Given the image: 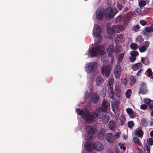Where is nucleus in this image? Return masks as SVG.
Instances as JSON below:
<instances>
[{"label":"nucleus","mask_w":153,"mask_h":153,"mask_svg":"<svg viewBox=\"0 0 153 153\" xmlns=\"http://www.w3.org/2000/svg\"><path fill=\"white\" fill-rule=\"evenodd\" d=\"M106 31L108 35H112L113 34V33H114L111 29V30L109 29V28H108L107 30Z\"/></svg>","instance_id":"nucleus-50"},{"label":"nucleus","mask_w":153,"mask_h":153,"mask_svg":"<svg viewBox=\"0 0 153 153\" xmlns=\"http://www.w3.org/2000/svg\"><path fill=\"white\" fill-rule=\"evenodd\" d=\"M151 101V100L150 99H147V98L145 99L144 100L145 103L146 104H150Z\"/></svg>","instance_id":"nucleus-52"},{"label":"nucleus","mask_w":153,"mask_h":153,"mask_svg":"<svg viewBox=\"0 0 153 153\" xmlns=\"http://www.w3.org/2000/svg\"><path fill=\"white\" fill-rule=\"evenodd\" d=\"M124 57V54L123 53H121L119 56L118 57V61L119 63L121 62L123 60Z\"/></svg>","instance_id":"nucleus-36"},{"label":"nucleus","mask_w":153,"mask_h":153,"mask_svg":"<svg viewBox=\"0 0 153 153\" xmlns=\"http://www.w3.org/2000/svg\"><path fill=\"white\" fill-rule=\"evenodd\" d=\"M105 136V139L109 143H112L113 142L114 140L113 134L110 133H108Z\"/></svg>","instance_id":"nucleus-14"},{"label":"nucleus","mask_w":153,"mask_h":153,"mask_svg":"<svg viewBox=\"0 0 153 153\" xmlns=\"http://www.w3.org/2000/svg\"><path fill=\"white\" fill-rule=\"evenodd\" d=\"M114 83V79L112 78H110L108 82V85H113Z\"/></svg>","instance_id":"nucleus-40"},{"label":"nucleus","mask_w":153,"mask_h":153,"mask_svg":"<svg viewBox=\"0 0 153 153\" xmlns=\"http://www.w3.org/2000/svg\"><path fill=\"white\" fill-rule=\"evenodd\" d=\"M114 136L117 139L118 138L120 137L119 133L118 132L115 133L114 135Z\"/></svg>","instance_id":"nucleus-59"},{"label":"nucleus","mask_w":153,"mask_h":153,"mask_svg":"<svg viewBox=\"0 0 153 153\" xmlns=\"http://www.w3.org/2000/svg\"><path fill=\"white\" fill-rule=\"evenodd\" d=\"M116 6L117 7V8L119 9L120 11L122 10V8L123 7V6L121 5L118 3H117L116 4Z\"/></svg>","instance_id":"nucleus-45"},{"label":"nucleus","mask_w":153,"mask_h":153,"mask_svg":"<svg viewBox=\"0 0 153 153\" xmlns=\"http://www.w3.org/2000/svg\"><path fill=\"white\" fill-rule=\"evenodd\" d=\"M119 120L122 126L123 125L125 124L126 121V118L125 116L124 115H122L120 117V119Z\"/></svg>","instance_id":"nucleus-33"},{"label":"nucleus","mask_w":153,"mask_h":153,"mask_svg":"<svg viewBox=\"0 0 153 153\" xmlns=\"http://www.w3.org/2000/svg\"><path fill=\"white\" fill-rule=\"evenodd\" d=\"M76 111L77 113L81 116H84L85 112L81 110L79 108H77L76 109Z\"/></svg>","instance_id":"nucleus-31"},{"label":"nucleus","mask_w":153,"mask_h":153,"mask_svg":"<svg viewBox=\"0 0 153 153\" xmlns=\"http://www.w3.org/2000/svg\"><path fill=\"white\" fill-rule=\"evenodd\" d=\"M100 97L97 93L96 92L91 97V100L94 103H97L100 99Z\"/></svg>","instance_id":"nucleus-16"},{"label":"nucleus","mask_w":153,"mask_h":153,"mask_svg":"<svg viewBox=\"0 0 153 153\" xmlns=\"http://www.w3.org/2000/svg\"><path fill=\"white\" fill-rule=\"evenodd\" d=\"M144 45L141 46L139 48V51L141 53H143L145 52L149 47L150 42L148 41L144 42L143 43Z\"/></svg>","instance_id":"nucleus-12"},{"label":"nucleus","mask_w":153,"mask_h":153,"mask_svg":"<svg viewBox=\"0 0 153 153\" xmlns=\"http://www.w3.org/2000/svg\"><path fill=\"white\" fill-rule=\"evenodd\" d=\"M143 71V70L142 69H140L138 71L137 75L138 76H140L141 75V72Z\"/></svg>","instance_id":"nucleus-58"},{"label":"nucleus","mask_w":153,"mask_h":153,"mask_svg":"<svg viewBox=\"0 0 153 153\" xmlns=\"http://www.w3.org/2000/svg\"><path fill=\"white\" fill-rule=\"evenodd\" d=\"M104 14V10L101 8H98L97 10L96 16L98 20H102Z\"/></svg>","instance_id":"nucleus-11"},{"label":"nucleus","mask_w":153,"mask_h":153,"mask_svg":"<svg viewBox=\"0 0 153 153\" xmlns=\"http://www.w3.org/2000/svg\"><path fill=\"white\" fill-rule=\"evenodd\" d=\"M147 108V106L146 104L142 105L140 106V108L142 110H145Z\"/></svg>","instance_id":"nucleus-51"},{"label":"nucleus","mask_w":153,"mask_h":153,"mask_svg":"<svg viewBox=\"0 0 153 153\" xmlns=\"http://www.w3.org/2000/svg\"><path fill=\"white\" fill-rule=\"evenodd\" d=\"M129 21L130 20L128 19L124 20L123 23V26H122L123 29L127 27Z\"/></svg>","instance_id":"nucleus-35"},{"label":"nucleus","mask_w":153,"mask_h":153,"mask_svg":"<svg viewBox=\"0 0 153 153\" xmlns=\"http://www.w3.org/2000/svg\"><path fill=\"white\" fill-rule=\"evenodd\" d=\"M139 5L140 7H142L146 5V2L143 0H140L138 1Z\"/></svg>","instance_id":"nucleus-32"},{"label":"nucleus","mask_w":153,"mask_h":153,"mask_svg":"<svg viewBox=\"0 0 153 153\" xmlns=\"http://www.w3.org/2000/svg\"><path fill=\"white\" fill-rule=\"evenodd\" d=\"M107 87L109 91L108 93L109 97L111 99H113L115 98V94L113 89V85H107Z\"/></svg>","instance_id":"nucleus-15"},{"label":"nucleus","mask_w":153,"mask_h":153,"mask_svg":"<svg viewBox=\"0 0 153 153\" xmlns=\"http://www.w3.org/2000/svg\"><path fill=\"white\" fill-rule=\"evenodd\" d=\"M145 31L146 32L150 33L152 32H153V28H152V27L151 26L150 27H147L146 28Z\"/></svg>","instance_id":"nucleus-38"},{"label":"nucleus","mask_w":153,"mask_h":153,"mask_svg":"<svg viewBox=\"0 0 153 153\" xmlns=\"http://www.w3.org/2000/svg\"><path fill=\"white\" fill-rule=\"evenodd\" d=\"M150 135L151 137H153V131L151 132L150 133Z\"/></svg>","instance_id":"nucleus-64"},{"label":"nucleus","mask_w":153,"mask_h":153,"mask_svg":"<svg viewBox=\"0 0 153 153\" xmlns=\"http://www.w3.org/2000/svg\"><path fill=\"white\" fill-rule=\"evenodd\" d=\"M140 87L139 89L138 93L142 94H146L148 92V89L146 84L145 82H142L140 84Z\"/></svg>","instance_id":"nucleus-7"},{"label":"nucleus","mask_w":153,"mask_h":153,"mask_svg":"<svg viewBox=\"0 0 153 153\" xmlns=\"http://www.w3.org/2000/svg\"><path fill=\"white\" fill-rule=\"evenodd\" d=\"M107 51L108 56L111 57L113 56V53L114 52V46L111 45H109Z\"/></svg>","instance_id":"nucleus-18"},{"label":"nucleus","mask_w":153,"mask_h":153,"mask_svg":"<svg viewBox=\"0 0 153 153\" xmlns=\"http://www.w3.org/2000/svg\"><path fill=\"white\" fill-rule=\"evenodd\" d=\"M118 12L116 8L112 9L110 7H108L106 9L105 13V16L107 19L113 18L116 14Z\"/></svg>","instance_id":"nucleus-3"},{"label":"nucleus","mask_w":153,"mask_h":153,"mask_svg":"<svg viewBox=\"0 0 153 153\" xmlns=\"http://www.w3.org/2000/svg\"><path fill=\"white\" fill-rule=\"evenodd\" d=\"M133 142L136 144L138 145L139 146H141L142 145L140 140L137 137H134L133 138Z\"/></svg>","instance_id":"nucleus-28"},{"label":"nucleus","mask_w":153,"mask_h":153,"mask_svg":"<svg viewBox=\"0 0 153 153\" xmlns=\"http://www.w3.org/2000/svg\"><path fill=\"white\" fill-rule=\"evenodd\" d=\"M102 111L101 108H97L95 111L89 112L87 110L85 112V114L83 116V119L87 122L91 123L94 120L97 118L100 119L102 116Z\"/></svg>","instance_id":"nucleus-1"},{"label":"nucleus","mask_w":153,"mask_h":153,"mask_svg":"<svg viewBox=\"0 0 153 153\" xmlns=\"http://www.w3.org/2000/svg\"><path fill=\"white\" fill-rule=\"evenodd\" d=\"M140 27L139 25H136L133 27V29L135 32L138 31L139 29L140 28Z\"/></svg>","instance_id":"nucleus-49"},{"label":"nucleus","mask_w":153,"mask_h":153,"mask_svg":"<svg viewBox=\"0 0 153 153\" xmlns=\"http://www.w3.org/2000/svg\"><path fill=\"white\" fill-rule=\"evenodd\" d=\"M104 49V47L103 45L92 47L89 51L88 55L92 57L96 56L100 53H103Z\"/></svg>","instance_id":"nucleus-2"},{"label":"nucleus","mask_w":153,"mask_h":153,"mask_svg":"<svg viewBox=\"0 0 153 153\" xmlns=\"http://www.w3.org/2000/svg\"><path fill=\"white\" fill-rule=\"evenodd\" d=\"M126 111L129 116L131 114L133 111V110L130 108H127L126 109Z\"/></svg>","instance_id":"nucleus-42"},{"label":"nucleus","mask_w":153,"mask_h":153,"mask_svg":"<svg viewBox=\"0 0 153 153\" xmlns=\"http://www.w3.org/2000/svg\"><path fill=\"white\" fill-rule=\"evenodd\" d=\"M141 62L146 65H149L150 63L149 58L148 57H142L141 59Z\"/></svg>","instance_id":"nucleus-22"},{"label":"nucleus","mask_w":153,"mask_h":153,"mask_svg":"<svg viewBox=\"0 0 153 153\" xmlns=\"http://www.w3.org/2000/svg\"><path fill=\"white\" fill-rule=\"evenodd\" d=\"M146 72L148 74L147 75V76L148 77H150L151 76H152V70L151 69H148L147 70Z\"/></svg>","instance_id":"nucleus-43"},{"label":"nucleus","mask_w":153,"mask_h":153,"mask_svg":"<svg viewBox=\"0 0 153 153\" xmlns=\"http://www.w3.org/2000/svg\"><path fill=\"white\" fill-rule=\"evenodd\" d=\"M102 108L105 110H106L108 106L107 104V101L105 100H104L102 102Z\"/></svg>","instance_id":"nucleus-30"},{"label":"nucleus","mask_w":153,"mask_h":153,"mask_svg":"<svg viewBox=\"0 0 153 153\" xmlns=\"http://www.w3.org/2000/svg\"><path fill=\"white\" fill-rule=\"evenodd\" d=\"M148 120L146 118H143L141 121L142 126L145 127H147L148 125Z\"/></svg>","instance_id":"nucleus-26"},{"label":"nucleus","mask_w":153,"mask_h":153,"mask_svg":"<svg viewBox=\"0 0 153 153\" xmlns=\"http://www.w3.org/2000/svg\"><path fill=\"white\" fill-rule=\"evenodd\" d=\"M134 123L133 121H131L128 122V127L130 128H131L134 126Z\"/></svg>","instance_id":"nucleus-41"},{"label":"nucleus","mask_w":153,"mask_h":153,"mask_svg":"<svg viewBox=\"0 0 153 153\" xmlns=\"http://www.w3.org/2000/svg\"><path fill=\"white\" fill-rule=\"evenodd\" d=\"M153 125V118L151 119V120L149 122V126H151Z\"/></svg>","instance_id":"nucleus-60"},{"label":"nucleus","mask_w":153,"mask_h":153,"mask_svg":"<svg viewBox=\"0 0 153 153\" xmlns=\"http://www.w3.org/2000/svg\"><path fill=\"white\" fill-rule=\"evenodd\" d=\"M124 38L123 35L122 34L118 35L116 37L115 42L117 43H119L122 41Z\"/></svg>","instance_id":"nucleus-21"},{"label":"nucleus","mask_w":153,"mask_h":153,"mask_svg":"<svg viewBox=\"0 0 153 153\" xmlns=\"http://www.w3.org/2000/svg\"><path fill=\"white\" fill-rule=\"evenodd\" d=\"M105 132V130L104 128L100 129L98 134L99 138L100 140H102L104 138Z\"/></svg>","instance_id":"nucleus-19"},{"label":"nucleus","mask_w":153,"mask_h":153,"mask_svg":"<svg viewBox=\"0 0 153 153\" xmlns=\"http://www.w3.org/2000/svg\"><path fill=\"white\" fill-rule=\"evenodd\" d=\"M142 64L140 63L136 64L132 67V69L134 71H136L139 69L140 67H142Z\"/></svg>","instance_id":"nucleus-25"},{"label":"nucleus","mask_w":153,"mask_h":153,"mask_svg":"<svg viewBox=\"0 0 153 153\" xmlns=\"http://www.w3.org/2000/svg\"><path fill=\"white\" fill-rule=\"evenodd\" d=\"M108 124L109 128L110 129L114 130L115 129L116 124L114 122L111 121L109 122Z\"/></svg>","instance_id":"nucleus-23"},{"label":"nucleus","mask_w":153,"mask_h":153,"mask_svg":"<svg viewBox=\"0 0 153 153\" xmlns=\"http://www.w3.org/2000/svg\"><path fill=\"white\" fill-rule=\"evenodd\" d=\"M140 23L143 26H145L146 24V22L144 20H141L140 21Z\"/></svg>","instance_id":"nucleus-55"},{"label":"nucleus","mask_w":153,"mask_h":153,"mask_svg":"<svg viewBox=\"0 0 153 153\" xmlns=\"http://www.w3.org/2000/svg\"><path fill=\"white\" fill-rule=\"evenodd\" d=\"M111 68L109 64L103 65L101 68V73L104 76L108 78L111 74Z\"/></svg>","instance_id":"nucleus-5"},{"label":"nucleus","mask_w":153,"mask_h":153,"mask_svg":"<svg viewBox=\"0 0 153 153\" xmlns=\"http://www.w3.org/2000/svg\"><path fill=\"white\" fill-rule=\"evenodd\" d=\"M111 29L114 33H120L123 30L122 26L117 25H114L111 27Z\"/></svg>","instance_id":"nucleus-13"},{"label":"nucleus","mask_w":153,"mask_h":153,"mask_svg":"<svg viewBox=\"0 0 153 153\" xmlns=\"http://www.w3.org/2000/svg\"><path fill=\"white\" fill-rule=\"evenodd\" d=\"M129 59L131 62H133L136 59V57L131 55Z\"/></svg>","instance_id":"nucleus-48"},{"label":"nucleus","mask_w":153,"mask_h":153,"mask_svg":"<svg viewBox=\"0 0 153 153\" xmlns=\"http://www.w3.org/2000/svg\"><path fill=\"white\" fill-rule=\"evenodd\" d=\"M119 145L120 146V148L121 149H123L124 150L126 149V148L125 147L123 146V144H121V143H119Z\"/></svg>","instance_id":"nucleus-56"},{"label":"nucleus","mask_w":153,"mask_h":153,"mask_svg":"<svg viewBox=\"0 0 153 153\" xmlns=\"http://www.w3.org/2000/svg\"><path fill=\"white\" fill-rule=\"evenodd\" d=\"M86 67V71L89 73H92L95 71L97 67V63L94 62L89 63L87 64Z\"/></svg>","instance_id":"nucleus-6"},{"label":"nucleus","mask_w":153,"mask_h":153,"mask_svg":"<svg viewBox=\"0 0 153 153\" xmlns=\"http://www.w3.org/2000/svg\"><path fill=\"white\" fill-rule=\"evenodd\" d=\"M138 153H143L142 150L140 149H138Z\"/></svg>","instance_id":"nucleus-63"},{"label":"nucleus","mask_w":153,"mask_h":153,"mask_svg":"<svg viewBox=\"0 0 153 153\" xmlns=\"http://www.w3.org/2000/svg\"><path fill=\"white\" fill-rule=\"evenodd\" d=\"M91 146L90 144L88 142H86L85 145V147L86 149H89Z\"/></svg>","instance_id":"nucleus-54"},{"label":"nucleus","mask_w":153,"mask_h":153,"mask_svg":"<svg viewBox=\"0 0 153 153\" xmlns=\"http://www.w3.org/2000/svg\"><path fill=\"white\" fill-rule=\"evenodd\" d=\"M128 10V7H126L124 9V10H123V12H127Z\"/></svg>","instance_id":"nucleus-61"},{"label":"nucleus","mask_w":153,"mask_h":153,"mask_svg":"<svg viewBox=\"0 0 153 153\" xmlns=\"http://www.w3.org/2000/svg\"><path fill=\"white\" fill-rule=\"evenodd\" d=\"M123 81H124L123 82L125 84H126L127 82V79L126 78L124 79Z\"/></svg>","instance_id":"nucleus-62"},{"label":"nucleus","mask_w":153,"mask_h":153,"mask_svg":"<svg viewBox=\"0 0 153 153\" xmlns=\"http://www.w3.org/2000/svg\"><path fill=\"white\" fill-rule=\"evenodd\" d=\"M144 41V39L141 35L138 36L136 39L135 41L136 42L140 43Z\"/></svg>","instance_id":"nucleus-27"},{"label":"nucleus","mask_w":153,"mask_h":153,"mask_svg":"<svg viewBox=\"0 0 153 153\" xmlns=\"http://www.w3.org/2000/svg\"><path fill=\"white\" fill-rule=\"evenodd\" d=\"M131 83V84H134L136 82V79L133 76L130 77Z\"/></svg>","instance_id":"nucleus-39"},{"label":"nucleus","mask_w":153,"mask_h":153,"mask_svg":"<svg viewBox=\"0 0 153 153\" xmlns=\"http://www.w3.org/2000/svg\"><path fill=\"white\" fill-rule=\"evenodd\" d=\"M149 107L151 111L153 110V104L150 103L149 105Z\"/></svg>","instance_id":"nucleus-57"},{"label":"nucleus","mask_w":153,"mask_h":153,"mask_svg":"<svg viewBox=\"0 0 153 153\" xmlns=\"http://www.w3.org/2000/svg\"><path fill=\"white\" fill-rule=\"evenodd\" d=\"M85 130L86 132L85 137L86 139H91L95 134L96 129L90 126H87L85 127Z\"/></svg>","instance_id":"nucleus-4"},{"label":"nucleus","mask_w":153,"mask_h":153,"mask_svg":"<svg viewBox=\"0 0 153 153\" xmlns=\"http://www.w3.org/2000/svg\"><path fill=\"white\" fill-rule=\"evenodd\" d=\"M122 16L121 15H119L117 16L116 19V22H120L122 19Z\"/></svg>","instance_id":"nucleus-47"},{"label":"nucleus","mask_w":153,"mask_h":153,"mask_svg":"<svg viewBox=\"0 0 153 153\" xmlns=\"http://www.w3.org/2000/svg\"><path fill=\"white\" fill-rule=\"evenodd\" d=\"M130 48L133 50H136L138 48V45L135 43H132L130 45Z\"/></svg>","instance_id":"nucleus-29"},{"label":"nucleus","mask_w":153,"mask_h":153,"mask_svg":"<svg viewBox=\"0 0 153 153\" xmlns=\"http://www.w3.org/2000/svg\"><path fill=\"white\" fill-rule=\"evenodd\" d=\"M114 72L115 76L117 78H119L120 77L121 70V67L119 64L117 63L115 66Z\"/></svg>","instance_id":"nucleus-9"},{"label":"nucleus","mask_w":153,"mask_h":153,"mask_svg":"<svg viewBox=\"0 0 153 153\" xmlns=\"http://www.w3.org/2000/svg\"><path fill=\"white\" fill-rule=\"evenodd\" d=\"M147 142L149 144L152 145H153V140L152 138H149L147 140Z\"/></svg>","instance_id":"nucleus-46"},{"label":"nucleus","mask_w":153,"mask_h":153,"mask_svg":"<svg viewBox=\"0 0 153 153\" xmlns=\"http://www.w3.org/2000/svg\"><path fill=\"white\" fill-rule=\"evenodd\" d=\"M135 134L139 137H142L143 135V132L142 130V128L139 127L135 131Z\"/></svg>","instance_id":"nucleus-17"},{"label":"nucleus","mask_w":153,"mask_h":153,"mask_svg":"<svg viewBox=\"0 0 153 153\" xmlns=\"http://www.w3.org/2000/svg\"><path fill=\"white\" fill-rule=\"evenodd\" d=\"M104 79L102 78L101 76H98L96 79V84L97 86H100L102 85V83L103 82Z\"/></svg>","instance_id":"nucleus-20"},{"label":"nucleus","mask_w":153,"mask_h":153,"mask_svg":"<svg viewBox=\"0 0 153 153\" xmlns=\"http://www.w3.org/2000/svg\"><path fill=\"white\" fill-rule=\"evenodd\" d=\"M130 53L131 56H134L136 57V56H138L139 55L138 51H131Z\"/></svg>","instance_id":"nucleus-37"},{"label":"nucleus","mask_w":153,"mask_h":153,"mask_svg":"<svg viewBox=\"0 0 153 153\" xmlns=\"http://www.w3.org/2000/svg\"><path fill=\"white\" fill-rule=\"evenodd\" d=\"M145 149L146 150V153H150V147L149 146H146Z\"/></svg>","instance_id":"nucleus-53"},{"label":"nucleus","mask_w":153,"mask_h":153,"mask_svg":"<svg viewBox=\"0 0 153 153\" xmlns=\"http://www.w3.org/2000/svg\"><path fill=\"white\" fill-rule=\"evenodd\" d=\"M115 91L116 92V95L117 97H120L122 94L120 88L119 87H116L115 88Z\"/></svg>","instance_id":"nucleus-24"},{"label":"nucleus","mask_w":153,"mask_h":153,"mask_svg":"<svg viewBox=\"0 0 153 153\" xmlns=\"http://www.w3.org/2000/svg\"><path fill=\"white\" fill-rule=\"evenodd\" d=\"M95 28H94L93 33L96 37H99L101 34V30L100 26L97 24H95L94 25Z\"/></svg>","instance_id":"nucleus-8"},{"label":"nucleus","mask_w":153,"mask_h":153,"mask_svg":"<svg viewBox=\"0 0 153 153\" xmlns=\"http://www.w3.org/2000/svg\"><path fill=\"white\" fill-rule=\"evenodd\" d=\"M132 92L131 90V89H128L127 90L125 93V94L126 95V97L129 98L131 96V94Z\"/></svg>","instance_id":"nucleus-34"},{"label":"nucleus","mask_w":153,"mask_h":153,"mask_svg":"<svg viewBox=\"0 0 153 153\" xmlns=\"http://www.w3.org/2000/svg\"><path fill=\"white\" fill-rule=\"evenodd\" d=\"M137 115V114L136 112L133 111L132 114L130 115L129 116V117L131 118H134Z\"/></svg>","instance_id":"nucleus-44"},{"label":"nucleus","mask_w":153,"mask_h":153,"mask_svg":"<svg viewBox=\"0 0 153 153\" xmlns=\"http://www.w3.org/2000/svg\"><path fill=\"white\" fill-rule=\"evenodd\" d=\"M93 147L94 149L98 151H101L103 149L102 144L99 142L95 143L93 145Z\"/></svg>","instance_id":"nucleus-10"}]
</instances>
